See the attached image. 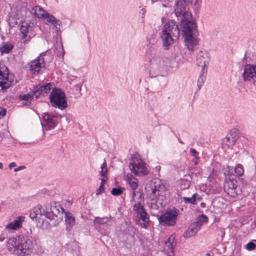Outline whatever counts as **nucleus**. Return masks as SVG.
<instances>
[{
  "instance_id": "41",
  "label": "nucleus",
  "mask_w": 256,
  "mask_h": 256,
  "mask_svg": "<svg viewBox=\"0 0 256 256\" xmlns=\"http://www.w3.org/2000/svg\"><path fill=\"white\" fill-rule=\"evenodd\" d=\"M6 114V110L0 107V119L4 118V116H5Z\"/></svg>"
},
{
  "instance_id": "56",
  "label": "nucleus",
  "mask_w": 256,
  "mask_h": 256,
  "mask_svg": "<svg viewBox=\"0 0 256 256\" xmlns=\"http://www.w3.org/2000/svg\"><path fill=\"white\" fill-rule=\"evenodd\" d=\"M208 254V256H210L209 254Z\"/></svg>"
},
{
  "instance_id": "32",
  "label": "nucleus",
  "mask_w": 256,
  "mask_h": 256,
  "mask_svg": "<svg viewBox=\"0 0 256 256\" xmlns=\"http://www.w3.org/2000/svg\"><path fill=\"white\" fill-rule=\"evenodd\" d=\"M13 45L10 43H4L0 48V52L2 54H8L12 49Z\"/></svg>"
},
{
  "instance_id": "38",
  "label": "nucleus",
  "mask_w": 256,
  "mask_h": 256,
  "mask_svg": "<svg viewBox=\"0 0 256 256\" xmlns=\"http://www.w3.org/2000/svg\"><path fill=\"white\" fill-rule=\"evenodd\" d=\"M201 199V197L198 194H194L190 198L191 204H195L197 201H200Z\"/></svg>"
},
{
  "instance_id": "43",
  "label": "nucleus",
  "mask_w": 256,
  "mask_h": 256,
  "mask_svg": "<svg viewBox=\"0 0 256 256\" xmlns=\"http://www.w3.org/2000/svg\"><path fill=\"white\" fill-rule=\"evenodd\" d=\"M182 199L184 200L185 203H190V204H191L190 198L183 197Z\"/></svg>"
},
{
  "instance_id": "25",
  "label": "nucleus",
  "mask_w": 256,
  "mask_h": 256,
  "mask_svg": "<svg viewBox=\"0 0 256 256\" xmlns=\"http://www.w3.org/2000/svg\"><path fill=\"white\" fill-rule=\"evenodd\" d=\"M65 222L67 228H71L75 224V218L72 214L69 212H64Z\"/></svg>"
},
{
  "instance_id": "29",
  "label": "nucleus",
  "mask_w": 256,
  "mask_h": 256,
  "mask_svg": "<svg viewBox=\"0 0 256 256\" xmlns=\"http://www.w3.org/2000/svg\"><path fill=\"white\" fill-rule=\"evenodd\" d=\"M207 72V68H202L201 72L198 80V86L200 90L203 85L206 78Z\"/></svg>"
},
{
  "instance_id": "24",
  "label": "nucleus",
  "mask_w": 256,
  "mask_h": 256,
  "mask_svg": "<svg viewBox=\"0 0 256 256\" xmlns=\"http://www.w3.org/2000/svg\"><path fill=\"white\" fill-rule=\"evenodd\" d=\"M32 13H33L38 18H44L47 12L40 6H35L32 8Z\"/></svg>"
},
{
  "instance_id": "19",
  "label": "nucleus",
  "mask_w": 256,
  "mask_h": 256,
  "mask_svg": "<svg viewBox=\"0 0 256 256\" xmlns=\"http://www.w3.org/2000/svg\"><path fill=\"white\" fill-rule=\"evenodd\" d=\"M209 60L210 56L208 52L206 50L200 51L196 56V62L198 66L202 68H206Z\"/></svg>"
},
{
  "instance_id": "33",
  "label": "nucleus",
  "mask_w": 256,
  "mask_h": 256,
  "mask_svg": "<svg viewBox=\"0 0 256 256\" xmlns=\"http://www.w3.org/2000/svg\"><path fill=\"white\" fill-rule=\"evenodd\" d=\"M140 216V218L144 222V227L146 228L147 225L149 222V216L145 211L144 212H142L140 214L138 215Z\"/></svg>"
},
{
  "instance_id": "28",
  "label": "nucleus",
  "mask_w": 256,
  "mask_h": 256,
  "mask_svg": "<svg viewBox=\"0 0 256 256\" xmlns=\"http://www.w3.org/2000/svg\"><path fill=\"white\" fill-rule=\"evenodd\" d=\"M160 181L158 180H156L154 184V186H152V192L153 194H156V192H164L166 190L164 185L162 184H160Z\"/></svg>"
},
{
  "instance_id": "13",
  "label": "nucleus",
  "mask_w": 256,
  "mask_h": 256,
  "mask_svg": "<svg viewBox=\"0 0 256 256\" xmlns=\"http://www.w3.org/2000/svg\"><path fill=\"white\" fill-rule=\"evenodd\" d=\"M34 28L33 24L24 22L22 23L20 30L22 34V38L24 42L29 40L34 35L32 32Z\"/></svg>"
},
{
  "instance_id": "3",
  "label": "nucleus",
  "mask_w": 256,
  "mask_h": 256,
  "mask_svg": "<svg viewBox=\"0 0 256 256\" xmlns=\"http://www.w3.org/2000/svg\"><path fill=\"white\" fill-rule=\"evenodd\" d=\"M180 30L178 24L174 20L168 21L162 27L160 38L163 46L168 50L170 46L179 38Z\"/></svg>"
},
{
  "instance_id": "15",
  "label": "nucleus",
  "mask_w": 256,
  "mask_h": 256,
  "mask_svg": "<svg viewBox=\"0 0 256 256\" xmlns=\"http://www.w3.org/2000/svg\"><path fill=\"white\" fill-rule=\"evenodd\" d=\"M224 190L228 195L235 198L238 192L236 181L234 180H226L224 184Z\"/></svg>"
},
{
  "instance_id": "2",
  "label": "nucleus",
  "mask_w": 256,
  "mask_h": 256,
  "mask_svg": "<svg viewBox=\"0 0 256 256\" xmlns=\"http://www.w3.org/2000/svg\"><path fill=\"white\" fill-rule=\"evenodd\" d=\"M64 210L60 206H52L44 210L42 217L38 219V225L43 229L50 228L58 225L62 218Z\"/></svg>"
},
{
  "instance_id": "46",
  "label": "nucleus",
  "mask_w": 256,
  "mask_h": 256,
  "mask_svg": "<svg viewBox=\"0 0 256 256\" xmlns=\"http://www.w3.org/2000/svg\"><path fill=\"white\" fill-rule=\"evenodd\" d=\"M26 102L22 103V106H30L31 105V102L30 100H25Z\"/></svg>"
},
{
  "instance_id": "18",
  "label": "nucleus",
  "mask_w": 256,
  "mask_h": 256,
  "mask_svg": "<svg viewBox=\"0 0 256 256\" xmlns=\"http://www.w3.org/2000/svg\"><path fill=\"white\" fill-rule=\"evenodd\" d=\"M236 129L232 130L230 133L222 140V144L227 146L228 147L234 146L238 136Z\"/></svg>"
},
{
  "instance_id": "49",
  "label": "nucleus",
  "mask_w": 256,
  "mask_h": 256,
  "mask_svg": "<svg viewBox=\"0 0 256 256\" xmlns=\"http://www.w3.org/2000/svg\"><path fill=\"white\" fill-rule=\"evenodd\" d=\"M3 168V164L0 162V169H2Z\"/></svg>"
},
{
  "instance_id": "48",
  "label": "nucleus",
  "mask_w": 256,
  "mask_h": 256,
  "mask_svg": "<svg viewBox=\"0 0 256 256\" xmlns=\"http://www.w3.org/2000/svg\"><path fill=\"white\" fill-rule=\"evenodd\" d=\"M16 166V162H11L10 164L9 168H10L11 169L12 168Z\"/></svg>"
},
{
  "instance_id": "44",
  "label": "nucleus",
  "mask_w": 256,
  "mask_h": 256,
  "mask_svg": "<svg viewBox=\"0 0 256 256\" xmlns=\"http://www.w3.org/2000/svg\"><path fill=\"white\" fill-rule=\"evenodd\" d=\"M6 238V236L4 234L2 233L0 235V242H3Z\"/></svg>"
},
{
  "instance_id": "45",
  "label": "nucleus",
  "mask_w": 256,
  "mask_h": 256,
  "mask_svg": "<svg viewBox=\"0 0 256 256\" xmlns=\"http://www.w3.org/2000/svg\"><path fill=\"white\" fill-rule=\"evenodd\" d=\"M152 206L154 207V208H157L158 206L156 204V199H152Z\"/></svg>"
},
{
  "instance_id": "27",
  "label": "nucleus",
  "mask_w": 256,
  "mask_h": 256,
  "mask_svg": "<svg viewBox=\"0 0 256 256\" xmlns=\"http://www.w3.org/2000/svg\"><path fill=\"white\" fill-rule=\"evenodd\" d=\"M42 216L43 214H42L40 208L39 207L34 208L30 212V217L32 220L36 218V220L37 222L38 219Z\"/></svg>"
},
{
  "instance_id": "16",
  "label": "nucleus",
  "mask_w": 256,
  "mask_h": 256,
  "mask_svg": "<svg viewBox=\"0 0 256 256\" xmlns=\"http://www.w3.org/2000/svg\"><path fill=\"white\" fill-rule=\"evenodd\" d=\"M29 69L34 75L39 74L40 70L44 66L45 63L44 58L41 56L38 57L29 64Z\"/></svg>"
},
{
  "instance_id": "53",
  "label": "nucleus",
  "mask_w": 256,
  "mask_h": 256,
  "mask_svg": "<svg viewBox=\"0 0 256 256\" xmlns=\"http://www.w3.org/2000/svg\"><path fill=\"white\" fill-rule=\"evenodd\" d=\"M136 194H135V192H134L133 193H132V196H133V197Z\"/></svg>"
},
{
  "instance_id": "37",
  "label": "nucleus",
  "mask_w": 256,
  "mask_h": 256,
  "mask_svg": "<svg viewBox=\"0 0 256 256\" xmlns=\"http://www.w3.org/2000/svg\"><path fill=\"white\" fill-rule=\"evenodd\" d=\"M256 247V240H254L248 242L246 246V248L247 250L251 251L255 249Z\"/></svg>"
},
{
  "instance_id": "6",
  "label": "nucleus",
  "mask_w": 256,
  "mask_h": 256,
  "mask_svg": "<svg viewBox=\"0 0 256 256\" xmlns=\"http://www.w3.org/2000/svg\"><path fill=\"white\" fill-rule=\"evenodd\" d=\"M198 0H178V2L174 8L176 16L181 18H190L191 14L188 12L187 3H190L192 4H196Z\"/></svg>"
},
{
  "instance_id": "26",
  "label": "nucleus",
  "mask_w": 256,
  "mask_h": 256,
  "mask_svg": "<svg viewBox=\"0 0 256 256\" xmlns=\"http://www.w3.org/2000/svg\"><path fill=\"white\" fill-rule=\"evenodd\" d=\"M156 46L154 44L147 45L146 54L149 59L156 56Z\"/></svg>"
},
{
  "instance_id": "55",
  "label": "nucleus",
  "mask_w": 256,
  "mask_h": 256,
  "mask_svg": "<svg viewBox=\"0 0 256 256\" xmlns=\"http://www.w3.org/2000/svg\"><path fill=\"white\" fill-rule=\"evenodd\" d=\"M255 175H256V174Z\"/></svg>"
},
{
  "instance_id": "52",
  "label": "nucleus",
  "mask_w": 256,
  "mask_h": 256,
  "mask_svg": "<svg viewBox=\"0 0 256 256\" xmlns=\"http://www.w3.org/2000/svg\"><path fill=\"white\" fill-rule=\"evenodd\" d=\"M178 141H179V142H180L181 144H184V142H183L182 140H178Z\"/></svg>"
},
{
  "instance_id": "17",
  "label": "nucleus",
  "mask_w": 256,
  "mask_h": 256,
  "mask_svg": "<svg viewBox=\"0 0 256 256\" xmlns=\"http://www.w3.org/2000/svg\"><path fill=\"white\" fill-rule=\"evenodd\" d=\"M52 88V84L48 83L45 85L38 84L34 88V95L38 98L40 95L45 96Z\"/></svg>"
},
{
  "instance_id": "36",
  "label": "nucleus",
  "mask_w": 256,
  "mask_h": 256,
  "mask_svg": "<svg viewBox=\"0 0 256 256\" xmlns=\"http://www.w3.org/2000/svg\"><path fill=\"white\" fill-rule=\"evenodd\" d=\"M34 94H28L24 95H20L19 96V98L22 100H30L33 98Z\"/></svg>"
},
{
  "instance_id": "7",
  "label": "nucleus",
  "mask_w": 256,
  "mask_h": 256,
  "mask_svg": "<svg viewBox=\"0 0 256 256\" xmlns=\"http://www.w3.org/2000/svg\"><path fill=\"white\" fill-rule=\"evenodd\" d=\"M130 168L136 176H143L148 174L144 162L136 157L132 158L130 163Z\"/></svg>"
},
{
  "instance_id": "39",
  "label": "nucleus",
  "mask_w": 256,
  "mask_h": 256,
  "mask_svg": "<svg viewBox=\"0 0 256 256\" xmlns=\"http://www.w3.org/2000/svg\"><path fill=\"white\" fill-rule=\"evenodd\" d=\"M124 190V188H114L111 191V194L114 196H118L122 193Z\"/></svg>"
},
{
  "instance_id": "51",
  "label": "nucleus",
  "mask_w": 256,
  "mask_h": 256,
  "mask_svg": "<svg viewBox=\"0 0 256 256\" xmlns=\"http://www.w3.org/2000/svg\"><path fill=\"white\" fill-rule=\"evenodd\" d=\"M228 170H230V169L232 170V168H230V166H228Z\"/></svg>"
},
{
  "instance_id": "30",
  "label": "nucleus",
  "mask_w": 256,
  "mask_h": 256,
  "mask_svg": "<svg viewBox=\"0 0 256 256\" xmlns=\"http://www.w3.org/2000/svg\"><path fill=\"white\" fill-rule=\"evenodd\" d=\"M126 178L128 182L130 184L132 189V190H136L138 186L137 179L132 174H128L126 176Z\"/></svg>"
},
{
  "instance_id": "21",
  "label": "nucleus",
  "mask_w": 256,
  "mask_h": 256,
  "mask_svg": "<svg viewBox=\"0 0 256 256\" xmlns=\"http://www.w3.org/2000/svg\"><path fill=\"white\" fill-rule=\"evenodd\" d=\"M46 20L47 22L50 23L52 26V28L58 32L60 30L61 22L60 20H57L54 16L47 13L45 17L43 18Z\"/></svg>"
},
{
  "instance_id": "22",
  "label": "nucleus",
  "mask_w": 256,
  "mask_h": 256,
  "mask_svg": "<svg viewBox=\"0 0 256 256\" xmlns=\"http://www.w3.org/2000/svg\"><path fill=\"white\" fill-rule=\"evenodd\" d=\"M176 245V243L174 242V237L172 235H171L164 243V250L168 254V256L173 255L174 248Z\"/></svg>"
},
{
  "instance_id": "14",
  "label": "nucleus",
  "mask_w": 256,
  "mask_h": 256,
  "mask_svg": "<svg viewBox=\"0 0 256 256\" xmlns=\"http://www.w3.org/2000/svg\"><path fill=\"white\" fill-rule=\"evenodd\" d=\"M151 67L153 68H160L166 66L168 62L167 58L156 56L149 59Z\"/></svg>"
},
{
  "instance_id": "35",
  "label": "nucleus",
  "mask_w": 256,
  "mask_h": 256,
  "mask_svg": "<svg viewBox=\"0 0 256 256\" xmlns=\"http://www.w3.org/2000/svg\"><path fill=\"white\" fill-rule=\"evenodd\" d=\"M234 172L238 176H242L244 172L242 166L240 164H238L234 168Z\"/></svg>"
},
{
  "instance_id": "50",
  "label": "nucleus",
  "mask_w": 256,
  "mask_h": 256,
  "mask_svg": "<svg viewBox=\"0 0 256 256\" xmlns=\"http://www.w3.org/2000/svg\"><path fill=\"white\" fill-rule=\"evenodd\" d=\"M32 233V230L31 228L30 229V231L27 232L28 234H31Z\"/></svg>"
},
{
  "instance_id": "1",
  "label": "nucleus",
  "mask_w": 256,
  "mask_h": 256,
  "mask_svg": "<svg viewBox=\"0 0 256 256\" xmlns=\"http://www.w3.org/2000/svg\"><path fill=\"white\" fill-rule=\"evenodd\" d=\"M6 242V246L8 250L18 256L30 254L34 247L32 240L27 236H22L10 238Z\"/></svg>"
},
{
  "instance_id": "4",
  "label": "nucleus",
  "mask_w": 256,
  "mask_h": 256,
  "mask_svg": "<svg viewBox=\"0 0 256 256\" xmlns=\"http://www.w3.org/2000/svg\"><path fill=\"white\" fill-rule=\"evenodd\" d=\"M190 18H181L180 22L182 25V35L184 37V41L187 48L194 51V48L198 44V38L195 34L197 32L196 24L189 20Z\"/></svg>"
},
{
  "instance_id": "5",
  "label": "nucleus",
  "mask_w": 256,
  "mask_h": 256,
  "mask_svg": "<svg viewBox=\"0 0 256 256\" xmlns=\"http://www.w3.org/2000/svg\"><path fill=\"white\" fill-rule=\"evenodd\" d=\"M50 103L52 106L62 110L68 106L67 100L64 92L60 89L54 88L50 95Z\"/></svg>"
},
{
  "instance_id": "31",
  "label": "nucleus",
  "mask_w": 256,
  "mask_h": 256,
  "mask_svg": "<svg viewBox=\"0 0 256 256\" xmlns=\"http://www.w3.org/2000/svg\"><path fill=\"white\" fill-rule=\"evenodd\" d=\"M134 211L137 214V215H139L142 212H144L146 210L144 208V206L142 205L140 202H136L134 206Z\"/></svg>"
},
{
  "instance_id": "11",
  "label": "nucleus",
  "mask_w": 256,
  "mask_h": 256,
  "mask_svg": "<svg viewBox=\"0 0 256 256\" xmlns=\"http://www.w3.org/2000/svg\"><path fill=\"white\" fill-rule=\"evenodd\" d=\"M208 218L206 216L202 214L196 221L190 226L188 230L185 233V236L190 238L196 234L204 222H208Z\"/></svg>"
},
{
  "instance_id": "23",
  "label": "nucleus",
  "mask_w": 256,
  "mask_h": 256,
  "mask_svg": "<svg viewBox=\"0 0 256 256\" xmlns=\"http://www.w3.org/2000/svg\"><path fill=\"white\" fill-rule=\"evenodd\" d=\"M101 171L100 172V180L101 182L100 184V186H102V187H104L106 180H107V176L106 174L108 172V169L106 167V160H104V162L102 163V164L100 166Z\"/></svg>"
},
{
  "instance_id": "34",
  "label": "nucleus",
  "mask_w": 256,
  "mask_h": 256,
  "mask_svg": "<svg viewBox=\"0 0 256 256\" xmlns=\"http://www.w3.org/2000/svg\"><path fill=\"white\" fill-rule=\"evenodd\" d=\"M110 218L107 217L100 218L96 217L94 220V224H108Z\"/></svg>"
},
{
  "instance_id": "42",
  "label": "nucleus",
  "mask_w": 256,
  "mask_h": 256,
  "mask_svg": "<svg viewBox=\"0 0 256 256\" xmlns=\"http://www.w3.org/2000/svg\"><path fill=\"white\" fill-rule=\"evenodd\" d=\"M104 192V187H102V186H100L96 190V194L98 195L100 194L101 193Z\"/></svg>"
},
{
  "instance_id": "54",
  "label": "nucleus",
  "mask_w": 256,
  "mask_h": 256,
  "mask_svg": "<svg viewBox=\"0 0 256 256\" xmlns=\"http://www.w3.org/2000/svg\"><path fill=\"white\" fill-rule=\"evenodd\" d=\"M194 164H197V162H194Z\"/></svg>"
},
{
  "instance_id": "20",
  "label": "nucleus",
  "mask_w": 256,
  "mask_h": 256,
  "mask_svg": "<svg viewBox=\"0 0 256 256\" xmlns=\"http://www.w3.org/2000/svg\"><path fill=\"white\" fill-rule=\"evenodd\" d=\"M24 216H18L16 219L10 222L5 226V229L8 230H16L22 226V223L24 221Z\"/></svg>"
},
{
  "instance_id": "12",
  "label": "nucleus",
  "mask_w": 256,
  "mask_h": 256,
  "mask_svg": "<svg viewBox=\"0 0 256 256\" xmlns=\"http://www.w3.org/2000/svg\"><path fill=\"white\" fill-rule=\"evenodd\" d=\"M8 74V68L0 64V92L8 88L11 85Z\"/></svg>"
},
{
  "instance_id": "9",
  "label": "nucleus",
  "mask_w": 256,
  "mask_h": 256,
  "mask_svg": "<svg viewBox=\"0 0 256 256\" xmlns=\"http://www.w3.org/2000/svg\"><path fill=\"white\" fill-rule=\"evenodd\" d=\"M177 216L176 209L170 210L159 217V222L163 226H173L176 224Z\"/></svg>"
},
{
  "instance_id": "10",
  "label": "nucleus",
  "mask_w": 256,
  "mask_h": 256,
  "mask_svg": "<svg viewBox=\"0 0 256 256\" xmlns=\"http://www.w3.org/2000/svg\"><path fill=\"white\" fill-rule=\"evenodd\" d=\"M58 121V117L52 114L46 112L43 114L42 122L43 130H49L54 128Z\"/></svg>"
},
{
  "instance_id": "40",
  "label": "nucleus",
  "mask_w": 256,
  "mask_h": 256,
  "mask_svg": "<svg viewBox=\"0 0 256 256\" xmlns=\"http://www.w3.org/2000/svg\"><path fill=\"white\" fill-rule=\"evenodd\" d=\"M190 152L191 153L192 155L196 159L198 160L200 158L198 156V153L196 151L195 149L190 148Z\"/></svg>"
},
{
  "instance_id": "8",
  "label": "nucleus",
  "mask_w": 256,
  "mask_h": 256,
  "mask_svg": "<svg viewBox=\"0 0 256 256\" xmlns=\"http://www.w3.org/2000/svg\"><path fill=\"white\" fill-rule=\"evenodd\" d=\"M242 78L244 82L256 86V64H246L245 66Z\"/></svg>"
},
{
  "instance_id": "47",
  "label": "nucleus",
  "mask_w": 256,
  "mask_h": 256,
  "mask_svg": "<svg viewBox=\"0 0 256 256\" xmlns=\"http://www.w3.org/2000/svg\"><path fill=\"white\" fill-rule=\"evenodd\" d=\"M26 168V166H18V168H14V172H18L19 170H22L24 168Z\"/></svg>"
}]
</instances>
